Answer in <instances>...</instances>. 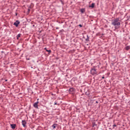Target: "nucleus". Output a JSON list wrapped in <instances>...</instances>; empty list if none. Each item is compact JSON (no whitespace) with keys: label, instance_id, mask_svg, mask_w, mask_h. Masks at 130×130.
<instances>
[{"label":"nucleus","instance_id":"nucleus-7","mask_svg":"<svg viewBox=\"0 0 130 130\" xmlns=\"http://www.w3.org/2000/svg\"><path fill=\"white\" fill-rule=\"evenodd\" d=\"M11 126L12 129H15L16 124H11Z\"/></svg>","mask_w":130,"mask_h":130},{"label":"nucleus","instance_id":"nucleus-13","mask_svg":"<svg viewBox=\"0 0 130 130\" xmlns=\"http://www.w3.org/2000/svg\"><path fill=\"white\" fill-rule=\"evenodd\" d=\"M46 50L47 52H49V53H51V50H47V49H46Z\"/></svg>","mask_w":130,"mask_h":130},{"label":"nucleus","instance_id":"nucleus-11","mask_svg":"<svg viewBox=\"0 0 130 130\" xmlns=\"http://www.w3.org/2000/svg\"><path fill=\"white\" fill-rule=\"evenodd\" d=\"M52 127L53 128V129H55L56 127V124H54L53 125H52Z\"/></svg>","mask_w":130,"mask_h":130},{"label":"nucleus","instance_id":"nucleus-14","mask_svg":"<svg viewBox=\"0 0 130 130\" xmlns=\"http://www.w3.org/2000/svg\"><path fill=\"white\" fill-rule=\"evenodd\" d=\"M79 26H80V27H82V25L81 24H79Z\"/></svg>","mask_w":130,"mask_h":130},{"label":"nucleus","instance_id":"nucleus-8","mask_svg":"<svg viewBox=\"0 0 130 130\" xmlns=\"http://www.w3.org/2000/svg\"><path fill=\"white\" fill-rule=\"evenodd\" d=\"M69 90L70 91H74L75 88H70Z\"/></svg>","mask_w":130,"mask_h":130},{"label":"nucleus","instance_id":"nucleus-9","mask_svg":"<svg viewBox=\"0 0 130 130\" xmlns=\"http://www.w3.org/2000/svg\"><path fill=\"white\" fill-rule=\"evenodd\" d=\"M80 12L82 13H84V12H85V9H81L80 10Z\"/></svg>","mask_w":130,"mask_h":130},{"label":"nucleus","instance_id":"nucleus-12","mask_svg":"<svg viewBox=\"0 0 130 130\" xmlns=\"http://www.w3.org/2000/svg\"><path fill=\"white\" fill-rule=\"evenodd\" d=\"M125 49L126 50H129L130 47L129 46H127V47H126Z\"/></svg>","mask_w":130,"mask_h":130},{"label":"nucleus","instance_id":"nucleus-5","mask_svg":"<svg viewBox=\"0 0 130 130\" xmlns=\"http://www.w3.org/2000/svg\"><path fill=\"white\" fill-rule=\"evenodd\" d=\"M22 124L23 127H25L26 124V120H22Z\"/></svg>","mask_w":130,"mask_h":130},{"label":"nucleus","instance_id":"nucleus-1","mask_svg":"<svg viewBox=\"0 0 130 130\" xmlns=\"http://www.w3.org/2000/svg\"><path fill=\"white\" fill-rule=\"evenodd\" d=\"M112 24L115 26V28L117 29L120 27L121 22L119 18H116L114 20H112Z\"/></svg>","mask_w":130,"mask_h":130},{"label":"nucleus","instance_id":"nucleus-3","mask_svg":"<svg viewBox=\"0 0 130 130\" xmlns=\"http://www.w3.org/2000/svg\"><path fill=\"white\" fill-rule=\"evenodd\" d=\"M19 24H20V22L18 20L16 21V22H14V25H15L16 26V27H18Z\"/></svg>","mask_w":130,"mask_h":130},{"label":"nucleus","instance_id":"nucleus-16","mask_svg":"<svg viewBox=\"0 0 130 130\" xmlns=\"http://www.w3.org/2000/svg\"><path fill=\"white\" fill-rule=\"evenodd\" d=\"M54 105H57V102H55Z\"/></svg>","mask_w":130,"mask_h":130},{"label":"nucleus","instance_id":"nucleus-2","mask_svg":"<svg viewBox=\"0 0 130 130\" xmlns=\"http://www.w3.org/2000/svg\"><path fill=\"white\" fill-rule=\"evenodd\" d=\"M90 72L91 73V75H96L97 74V70L96 69H95V68H92L91 70H90Z\"/></svg>","mask_w":130,"mask_h":130},{"label":"nucleus","instance_id":"nucleus-6","mask_svg":"<svg viewBox=\"0 0 130 130\" xmlns=\"http://www.w3.org/2000/svg\"><path fill=\"white\" fill-rule=\"evenodd\" d=\"M94 6H95L94 3H92V4H91V5H89V8H94Z\"/></svg>","mask_w":130,"mask_h":130},{"label":"nucleus","instance_id":"nucleus-18","mask_svg":"<svg viewBox=\"0 0 130 130\" xmlns=\"http://www.w3.org/2000/svg\"><path fill=\"white\" fill-rule=\"evenodd\" d=\"M6 81H7V80L6 79Z\"/></svg>","mask_w":130,"mask_h":130},{"label":"nucleus","instance_id":"nucleus-10","mask_svg":"<svg viewBox=\"0 0 130 130\" xmlns=\"http://www.w3.org/2000/svg\"><path fill=\"white\" fill-rule=\"evenodd\" d=\"M20 37H21V34H18L17 35V39H19V38H20Z\"/></svg>","mask_w":130,"mask_h":130},{"label":"nucleus","instance_id":"nucleus-15","mask_svg":"<svg viewBox=\"0 0 130 130\" xmlns=\"http://www.w3.org/2000/svg\"><path fill=\"white\" fill-rule=\"evenodd\" d=\"M113 128H114L115 127H116V125H113Z\"/></svg>","mask_w":130,"mask_h":130},{"label":"nucleus","instance_id":"nucleus-4","mask_svg":"<svg viewBox=\"0 0 130 130\" xmlns=\"http://www.w3.org/2000/svg\"><path fill=\"white\" fill-rule=\"evenodd\" d=\"M38 104H39V101H37V102H35V104H34V107L35 108H36L37 109L38 108Z\"/></svg>","mask_w":130,"mask_h":130},{"label":"nucleus","instance_id":"nucleus-17","mask_svg":"<svg viewBox=\"0 0 130 130\" xmlns=\"http://www.w3.org/2000/svg\"><path fill=\"white\" fill-rule=\"evenodd\" d=\"M28 11H29H29H30V9H28Z\"/></svg>","mask_w":130,"mask_h":130}]
</instances>
